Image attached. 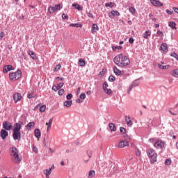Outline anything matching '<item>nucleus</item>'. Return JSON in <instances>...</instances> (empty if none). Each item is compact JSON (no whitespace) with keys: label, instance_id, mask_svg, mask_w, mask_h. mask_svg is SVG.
I'll list each match as a JSON object with an SVG mask.
<instances>
[{"label":"nucleus","instance_id":"nucleus-64","mask_svg":"<svg viewBox=\"0 0 178 178\" xmlns=\"http://www.w3.org/2000/svg\"><path fill=\"white\" fill-rule=\"evenodd\" d=\"M172 9H173L174 12H175V13H177V14H178V8H177V7H173Z\"/></svg>","mask_w":178,"mask_h":178},{"label":"nucleus","instance_id":"nucleus-41","mask_svg":"<svg viewBox=\"0 0 178 178\" xmlns=\"http://www.w3.org/2000/svg\"><path fill=\"white\" fill-rule=\"evenodd\" d=\"M124 141H127V143H130L131 138H130V136H127V134L124 135Z\"/></svg>","mask_w":178,"mask_h":178},{"label":"nucleus","instance_id":"nucleus-6","mask_svg":"<svg viewBox=\"0 0 178 178\" xmlns=\"http://www.w3.org/2000/svg\"><path fill=\"white\" fill-rule=\"evenodd\" d=\"M154 147L156 149H163L165 148V141L161 139H156L154 143Z\"/></svg>","mask_w":178,"mask_h":178},{"label":"nucleus","instance_id":"nucleus-22","mask_svg":"<svg viewBox=\"0 0 178 178\" xmlns=\"http://www.w3.org/2000/svg\"><path fill=\"white\" fill-rule=\"evenodd\" d=\"M160 49L163 52H168V44L166 43L161 44Z\"/></svg>","mask_w":178,"mask_h":178},{"label":"nucleus","instance_id":"nucleus-50","mask_svg":"<svg viewBox=\"0 0 178 178\" xmlns=\"http://www.w3.org/2000/svg\"><path fill=\"white\" fill-rule=\"evenodd\" d=\"M58 95H63L65 94V89H60L58 92Z\"/></svg>","mask_w":178,"mask_h":178},{"label":"nucleus","instance_id":"nucleus-57","mask_svg":"<svg viewBox=\"0 0 178 178\" xmlns=\"http://www.w3.org/2000/svg\"><path fill=\"white\" fill-rule=\"evenodd\" d=\"M87 155L89 156V158H91V155H92V150H88Z\"/></svg>","mask_w":178,"mask_h":178},{"label":"nucleus","instance_id":"nucleus-28","mask_svg":"<svg viewBox=\"0 0 178 178\" xmlns=\"http://www.w3.org/2000/svg\"><path fill=\"white\" fill-rule=\"evenodd\" d=\"M88 178H92V177H95V171L94 170H90L88 173Z\"/></svg>","mask_w":178,"mask_h":178},{"label":"nucleus","instance_id":"nucleus-36","mask_svg":"<svg viewBox=\"0 0 178 178\" xmlns=\"http://www.w3.org/2000/svg\"><path fill=\"white\" fill-rule=\"evenodd\" d=\"M27 98L29 99H31V98H35V96H34V92H31L29 94H28Z\"/></svg>","mask_w":178,"mask_h":178},{"label":"nucleus","instance_id":"nucleus-13","mask_svg":"<svg viewBox=\"0 0 178 178\" xmlns=\"http://www.w3.org/2000/svg\"><path fill=\"white\" fill-rule=\"evenodd\" d=\"M9 136L8 131L6 129H1L0 131V136L1 137L2 140H5Z\"/></svg>","mask_w":178,"mask_h":178},{"label":"nucleus","instance_id":"nucleus-42","mask_svg":"<svg viewBox=\"0 0 178 178\" xmlns=\"http://www.w3.org/2000/svg\"><path fill=\"white\" fill-rule=\"evenodd\" d=\"M104 91L106 94H108V95H111V94H112V90L111 89L106 88L104 90Z\"/></svg>","mask_w":178,"mask_h":178},{"label":"nucleus","instance_id":"nucleus-52","mask_svg":"<svg viewBox=\"0 0 178 178\" xmlns=\"http://www.w3.org/2000/svg\"><path fill=\"white\" fill-rule=\"evenodd\" d=\"M32 149L33 151V152H35V154H37V152H38V149H37V147H35V145H33Z\"/></svg>","mask_w":178,"mask_h":178},{"label":"nucleus","instance_id":"nucleus-1","mask_svg":"<svg viewBox=\"0 0 178 178\" xmlns=\"http://www.w3.org/2000/svg\"><path fill=\"white\" fill-rule=\"evenodd\" d=\"M113 62L119 67L126 68L129 65H130V60L129 59V57L124 56L123 54L116 56L113 58Z\"/></svg>","mask_w":178,"mask_h":178},{"label":"nucleus","instance_id":"nucleus-63","mask_svg":"<svg viewBox=\"0 0 178 178\" xmlns=\"http://www.w3.org/2000/svg\"><path fill=\"white\" fill-rule=\"evenodd\" d=\"M113 172L114 173H119V170H118V167H114L113 168Z\"/></svg>","mask_w":178,"mask_h":178},{"label":"nucleus","instance_id":"nucleus-8","mask_svg":"<svg viewBox=\"0 0 178 178\" xmlns=\"http://www.w3.org/2000/svg\"><path fill=\"white\" fill-rule=\"evenodd\" d=\"M138 79H136L132 82V83L129 86V89L127 90L128 94H130V92L134 87H138L140 86V83L138 81Z\"/></svg>","mask_w":178,"mask_h":178},{"label":"nucleus","instance_id":"nucleus-10","mask_svg":"<svg viewBox=\"0 0 178 178\" xmlns=\"http://www.w3.org/2000/svg\"><path fill=\"white\" fill-rule=\"evenodd\" d=\"M22 98L23 97L22 96V94L19 92L15 93L13 95L14 102L15 104H17V102H19V101H21Z\"/></svg>","mask_w":178,"mask_h":178},{"label":"nucleus","instance_id":"nucleus-29","mask_svg":"<svg viewBox=\"0 0 178 178\" xmlns=\"http://www.w3.org/2000/svg\"><path fill=\"white\" fill-rule=\"evenodd\" d=\"M108 127H109L110 129L111 130V131H116V126H115L113 124V123H110L108 124Z\"/></svg>","mask_w":178,"mask_h":178},{"label":"nucleus","instance_id":"nucleus-5","mask_svg":"<svg viewBox=\"0 0 178 178\" xmlns=\"http://www.w3.org/2000/svg\"><path fill=\"white\" fill-rule=\"evenodd\" d=\"M63 8V6L62 4H56L54 6H49L47 10V13L52 15L53 13H55V12H59Z\"/></svg>","mask_w":178,"mask_h":178},{"label":"nucleus","instance_id":"nucleus-58","mask_svg":"<svg viewBox=\"0 0 178 178\" xmlns=\"http://www.w3.org/2000/svg\"><path fill=\"white\" fill-rule=\"evenodd\" d=\"M120 133H126V128H124V127H120Z\"/></svg>","mask_w":178,"mask_h":178},{"label":"nucleus","instance_id":"nucleus-46","mask_svg":"<svg viewBox=\"0 0 178 178\" xmlns=\"http://www.w3.org/2000/svg\"><path fill=\"white\" fill-rule=\"evenodd\" d=\"M67 19H69V15H66L65 13H63V15H62V19L63 20H66Z\"/></svg>","mask_w":178,"mask_h":178},{"label":"nucleus","instance_id":"nucleus-7","mask_svg":"<svg viewBox=\"0 0 178 178\" xmlns=\"http://www.w3.org/2000/svg\"><path fill=\"white\" fill-rule=\"evenodd\" d=\"M13 137L15 141L17 140L20 141L22 138V133L20 132V131H13Z\"/></svg>","mask_w":178,"mask_h":178},{"label":"nucleus","instance_id":"nucleus-59","mask_svg":"<svg viewBox=\"0 0 178 178\" xmlns=\"http://www.w3.org/2000/svg\"><path fill=\"white\" fill-rule=\"evenodd\" d=\"M129 44H134V39L133 38H130L129 39Z\"/></svg>","mask_w":178,"mask_h":178},{"label":"nucleus","instance_id":"nucleus-34","mask_svg":"<svg viewBox=\"0 0 178 178\" xmlns=\"http://www.w3.org/2000/svg\"><path fill=\"white\" fill-rule=\"evenodd\" d=\"M70 26L79 28V27H83V25L81 24L76 23V24H70Z\"/></svg>","mask_w":178,"mask_h":178},{"label":"nucleus","instance_id":"nucleus-51","mask_svg":"<svg viewBox=\"0 0 178 178\" xmlns=\"http://www.w3.org/2000/svg\"><path fill=\"white\" fill-rule=\"evenodd\" d=\"M108 81H111V83H113V81H115V76L111 75V76L108 77Z\"/></svg>","mask_w":178,"mask_h":178},{"label":"nucleus","instance_id":"nucleus-48","mask_svg":"<svg viewBox=\"0 0 178 178\" xmlns=\"http://www.w3.org/2000/svg\"><path fill=\"white\" fill-rule=\"evenodd\" d=\"M108 87H109V86L108 85V82L105 81L103 83V90H106V88H108Z\"/></svg>","mask_w":178,"mask_h":178},{"label":"nucleus","instance_id":"nucleus-17","mask_svg":"<svg viewBox=\"0 0 178 178\" xmlns=\"http://www.w3.org/2000/svg\"><path fill=\"white\" fill-rule=\"evenodd\" d=\"M150 2L152 5H153L154 6H158V7L163 6V3H161V1L158 0H150Z\"/></svg>","mask_w":178,"mask_h":178},{"label":"nucleus","instance_id":"nucleus-2","mask_svg":"<svg viewBox=\"0 0 178 178\" xmlns=\"http://www.w3.org/2000/svg\"><path fill=\"white\" fill-rule=\"evenodd\" d=\"M10 156L14 158L15 160V162H17V163H19V162H22V159L19 157V150H17V148L13 147L10 149Z\"/></svg>","mask_w":178,"mask_h":178},{"label":"nucleus","instance_id":"nucleus-55","mask_svg":"<svg viewBox=\"0 0 178 178\" xmlns=\"http://www.w3.org/2000/svg\"><path fill=\"white\" fill-rule=\"evenodd\" d=\"M63 86H65V83H60L57 84V87H58V90H60V88L63 87Z\"/></svg>","mask_w":178,"mask_h":178},{"label":"nucleus","instance_id":"nucleus-20","mask_svg":"<svg viewBox=\"0 0 178 178\" xmlns=\"http://www.w3.org/2000/svg\"><path fill=\"white\" fill-rule=\"evenodd\" d=\"M29 55L31 56V58H32L33 60H37L38 59L37 55H35V53H34L33 51H29Z\"/></svg>","mask_w":178,"mask_h":178},{"label":"nucleus","instance_id":"nucleus-45","mask_svg":"<svg viewBox=\"0 0 178 178\" xmlns=\"http://www.w3.org/2000/svg\"><path fill=\"white\" fill-rule=\"evenodd\" d=\"M113 51H116V49H122L123 48L122 46H113Z\"/></svg>","mask_w":178,"mask_h":178},{"label":"nucleus","instance_id":"nucleus-14","mask_svg":"<svg viewBox=\"0 0 178 178\" xmlns=\"http://www.w3.org/2000/svg\"><path fill=\"white\" fill-rule=\"evenodd\" d=\"M22 129V122H17L14 124L13 131H20Z\"/></svg>","mask_w":178,"mask_h":178},{"label":"nucleus","instance_id":"nucleus-44","mask_svg":"<svg viewBox=\"0 0 178 178\" xmlns=\"http://www.w3.org/2000/svg\"><path fill=\"white\" fill-rule=\"evenodd\" d=\"M170 163H172V160L170 159H167L165 161V165L166 166H169V165H170Z\"/></svg>","mask_w":178,"mask_h":178},{"label":"nucleus","instance_id":"nucleus-35","mask_svg":"<svg viewBox=\"0 0 178 178\" xmlns=\"http://www.w3.org/2000/svg\"><path fill=\"white\" fill-rule=\"evenodd\" d=\"M105 6L106 8H113V6H115V3L113 2L106 3Z\"/></svg>","mask_w":178,"mask_h":178},{"label":"nucleus","instance_id":"nucleus-9","mask_svg":"<svg viewBox=\"0 0 178 178\" xmlns=\"http://www.w3.org/2000/svg\"><path fill=\"white\" fill-rule=\"evenodd\" d=\"M13 127V126L12 125V124H10V122L8 121H4L3 122V129H4V130H8V131H10Z\"/></svg>","mask_w":178,"mask_h":178},{"label":"nucleus","instance_id":"nucleus-38","mask_svg":"<svg viewBox=\"0 0 178 178\" xmlns=\"http://www.w3.org/2000/svg\"><path fill=\"white\" fill-rule=\"evenodd\" d=\"M60 67H62V65H60V64L56 65V67L54 68V72H58V70H60Z\"/></svg>","mask_w":178,"mask_h":178},{"label":"nucleus","instance_id":"nucleus-4","mask_svg":"<svg viewBox=\"0 0 178 178\" xmlns=\"http://www.w3.org/2000/svg\"><path fill=\"white\" fill-rule=\"evenodd\" d=\"M10 80L11 81H16L22 77V70L20 69H18L17 72H10L9 74Z\"/></svg>","mask_w":178,"mask_h":178},{"label":"nucleus","instance_id":"nucleus-27","mask_svg":"<svg viewBox=\"0 0 178 178\" xmlns=\"http://www.w3.org/2000/svg\"><path fill=\"white\" fill-rule=\"evenodd\" d=\"M158 67H159V69H161L162 70H165L166 69H169L170 65H162L161 64L158 65Z\"/></svg>","mask_w":178,"mask_h":178},{"label":"nucleus","instance_id":"nucleus-18","mask_svg":"<svg viewBox=\"0 0 178 178\" xmlns=\"http://www.w3.org/2000/svg\"><path fill=\"white\" fill-rule=\"evenodd\" d=\"M99 30V27H98V25L97 24H92L91 29L92 34H95V33H97V31Z\"/></svg>","mask_w":178,"mask_h":178},{"label":"nucleus","instance_id":"nucleus-30","mask_svg":"<svg viewBox=\"0 0 178 178\" xmlns=\"http://www.w3.org/2000/svg\"><path fill=\"white\" fill-rule=\"evenodd\" d=\"M151 35V32L149 31H146L144 33H143V38H145L146 40H148V37Z\"/></svg>","mask_w":178,"mask_h":178},{"label":"nucleus","instance_id":"nucleus-62","mask_svg":"<svg viewBox=\"0 0 178 178\" xmlns=\"http://www.w3.org/2000/svg\"><path fill=\"white\" fill-rule=\"evenodd\" d=\"M165 12L168 15H173V11H170L168 9L165 10Z\"/></svg>","mask_w":178,"mask_h":178},{"label":"nucleus","instance_id":"nucleus-11","mask_svg":"<svg viewBox=\"0 0 178 178\" xmlns=\"http://www.w3.org/2000/svg\"><path fill=\"white\" fill-rule=\"evenodd\" d=\"M120 13H119V11L118 10H112L111 12L108 13V17H110V19H114L115 16H120Z\"/></svg>","mask_w":178,"mask_h":178},{"label":"nucleus","instance_id":"nucleus-49","mask_svg":"<svg viewBox=\"0 0 178 178\" xmlns=\"http://www.w3.org/2000/svg\"><path fill=\"white\" fill-rule=\"evenodd\" d=\"M170 56H172V58H175V59H177V60H178V55L177 54L173 52L170 54Z\"/></svg>","mask_w":178,"mask_h":178},{"label":"nucleus","instance_id":"nucleus-54","mask_svg":"<svg viewBox=\"0 0 178 178\" xmlns=\"http://www.w3.org/2000/svg\"><path fill=\"white\" fill-rule=\"evenodd\" d=\"M72 97H73V95L72 93H68L66 96L67 99H72Z\"/></svg>","mask_w":178,"mask_h":178},{"label":"nucleus","instance_id":"nucleus-61","mask_svg":"<svg viewBox=\"0 0 178 178\" xmlns=\"http://www.w3.org/2000/svg\"><path fill=\"white\" fill-rule=\"evenodd\" d=\"M87 15H88V17H90L91 19H93V18H94V15H92V13H88Z\"/></svg>","mask_w":178,"mask_h":178},{"label":"nucleus","instance_id":"nucleus-25","mask_svg":"<svg viewBox=\"0 0 178 178\" xmlns=\"http://www.w3.org/2000/svg\"><path fill=\"white\" fill-rule=\"evenodd\" d=\"M72 7L75 8V9H77V10H83V6H80L79 4L74 3L72 4Z\"/></svg>","mask_w":178,"mask_h":178},{"label":"nucleus","instance_id":"nucleus-23","mask_svg":"<svg viewBox=\"0 0 178 178\" xmlns=\"http://www.w3.org/2000/svg\"><path fill=\"white\" fill-rule=\"evenodd\" d=\"M35 126V122H31L26 124V128L27 130H31V127H34Z\"/></svg>","mask_w":178,"mask_h":178},{"label":"nucleus","instance_id":"nucleus-47","mask_svg":"<svg viewBox=\"0 0 178 178\" xmlns=\"http://www.w3.org/2000/svg\"><path fill=\"white\" fill-rule=\"evenodd\" d=\"M135 152H136V156H140V155H141V152L140 151V149H136Z\"/></svg>","mask_w":178,"mask_h":178},{"label":"nucleus","instance_id":"nucleus-31","mask_svg":"<svg viewBox=\"0 0 178 178\" xmlns=\"http://www.w3.org/2000/svg\"><path fill=\"white\" fill-rule=\"evenodd\" d=\"M169 27H171V29H176V22H170L168 23Z\"/></svg>","mask_w":178,"mask_h":178},{"label":"nucleus","instance_id":"nucleus-16","mask_svg":"<svg viewBox=\"0 0 178 178\" xmlns=\"http://www.w3.org/2000/svg\"><path fill=\"white\" fill-rule=\"evenodd\" d=\"M113 72H114L115 74H116V76H122V75L124 74V72L121 71L119 69H118L117 66H115L113 67Z\"/></svg>","mask_w":178,"mask_h":178},{"label":"nucleus","instance_id":"nucleus-53","mask_svg":"<svg viewBox=\"0 0 178 178\" xmlns=\"http://www.w3.org/2000/svg\"><path fill=\"white\" fill-rule=\"evenodd\" d=\"M81 99H86V93H81L79 96Z\"/></svg>","mask_w":178,"mask_h":178},{"label":"nucleus","instance_id":"nucleus-60","mask_svg":"<svg viewBox=\"0 0 178 178\" xmlns=\"http://www.w3.org/2000/svg\"><path fill=\"white\" fill-rule=\"evenodd\" d=\"M5 37V33L4 32H1L0 33V40H2Z\"/></svg>","mask_w":178,"mask_h":178},{"label":"nucleus","instance_id":"nucleus-32","mask_svg":"<svg viewBox=\"0 0 178 178\" xmlns=\"http://www.w3.org/2000/svg\"><path fill=\"white\" fill-rule=\"evenodd\" d=\"M54 120V119L51 118L49 120V122L46 123V126H47V131L49 130V127H51V126H52V121Z\"/></svg>","mask_w":178,"mask_h":178},{"label":"nucleus","instance_id":"nucleus-40","mask_svg":"<svg viewBox=\"0 0 178 178\" xmlns=\"http://www.w3.org/2000/svg\"><path fill=\"white\" fill-rule=\"evenodd\" d=\"M51 169H49V170L46 169L45 170L44 174H45V176H46L47 178L49 177V175H51Z\"/></svg>","mask_w":178,"mask_h":178},{"label":"nucleus","instance_id":"nucleus-12","mask_svg":"<svg viewBox=\"0 0 178 178\" xmlns=\"http://www.w3.org/2000/svg\"><path fill=\"white\" fill-rule=\"evenodd\" d=\"M10 70H15L13 66L10 65H4L3 67V73H8V72H10Z\"/></svg>","mask_w":178,"mask_h":178},{"label":"nucleus","instance_id":"nucleus-24","mask_svg":"<svg viewBox=\"0 0 178 178\" xmlns=\"http://www.w3.org/2000/svg\"><path fill=\"white\" fill-rule=\"evenodd\" d=\"M72 104H73V102L72 100H67L64 102V105L67 108H70L72 106Z\"/></svg>","mask_w":178,"mask_h":178},{"label":"nucleus","instance_id":"nucleus-33","mask_svg":"<svg viewBox=\"0 0 178 178\" xmlns=\"http://www.w3.org/2000/svg\"><path fill=\"white\" fill-rule=\"evenodd\" d=\"M171 75L173 77H176L177 79L178 77V69H175L172 71V73L171 74Z\"/></svg>","mask_w":178,"mask_h":178},{"label":"nucleus","instance_id":"nucleus-56","mask_svg":"<svg viewBox=\"0 0 178 178\" xmlns=\"http://www.w3.org/2000/svg\"><path fill=\"white\" fill-rule=\"evenodd\" d=\"M52 90H53L54 91H57V90H59V88H58V86L54 85V86H52Z\"/></svg>","mask_w":178,"mask_h":178},{"label":"nucleus","instance_id":"nucleus-3","mask_svg":"<svg viewBox=\"0 0 178 178\" xmlns=\"http://www.w3.org/2000/svg\"><path fill=\"white\" fill-rule=\"evenodd\" d=\"M147 156L150 159L151 163H155L156 162V158H158V154L155 152L154 149H150L147 151Z\"/></svg>","mask_w":178,"mask_h":178},{"label":"nucleus","instance_id":"nucleus-43","mask_svg":"<svg viewBox=\"0 0 178 178\" xmlns=\"http://www.w3.org/2000/svg\"><path fill=\"white\" fill-rule=\"evenodd\" d=\"M129 11L130 12V13H131L132 15H134V13H136V8L134 7H130L129 8Z\"/></svg>","mask_w":178,"mask_h":178},{"label":"nucleus","instance_id":"nucleus-19","mask_svg":"<svg viewBox=\"0 0 178 178\" xmlns=\"http://www.w3.org/2000/svg\"><path fill=\"white\" fill-rule=\"evenodd\" d=\"M125 122L129 127H131V126H133V121H131L130 116H125Z\"/></svg>","mask_w":178,"mask_h":178},{"label":"nucleus","instance_id":"nucleus-39","mask_svg":"<svg viewBox=\"0 0 178 178\" xmlns=\"http://www.w3.org/2000/svg\"><path fill=\"white\" fill-rule=\"evenodd\" d=\"M45 109H47V106L46 105H42L40 107L39 111L40 112H45Z\"/></svg>","mask_w":178,"mask_h":178},{"label":"nucleus","instance_id":"nucleus-26","mask_svg":"<svg viewBox=\"0 0 178 178\" xmlns=\"http://www.w3.org/2000/svg\"><path fill=\"white\" fill-rule=\"evenodd\" d=\"M79 65L81 66V67H84V66H86V60H83V58H80L79 60Z\"/></svg>","mask_w":178,"mask_h":178},{"label":"nucleus","instance_id":"nucleus-15","mask_svg":"<svg viewBox=\"0 0 178 178\" xmlns=\"http://www.w3.org/2000/svg\"><path fill=\"white\" fill-rule=\"evenodd\" d=\"M129 143L127 141L125 140H120L118 144L119 148H124V147H129Z\"/></svg>","mask_w":178,"mask_h":178},{"label":"nucleus","instance_id":"nucleus-37","mask_svg":"<svg viewBox=\"0 0 178 178\" xmlns=\"http://www.w3.org/2000/svg\"><path fill=\"white\" fill-rule=\"evenodd\" d=\"M156 36L157 37H163V32H162L161 30L158 29L156 32Z\"/></svg>","mask_w":178,"mask_h":178},{"label":"nucleus","instance_id":"nucleus-21","mask_svg":"<svg viewBox=\"0 0 178 178\" xmlns=\"http://www.w3.org/2000/svg\"><path fill=\"white\" fill-rule=\"evenodd\" d=\"M34 134L36 138H41V131H40V129H35L34 131Z\"/></svg>","mask_w":178,"mask_h":178}]
</instances>
